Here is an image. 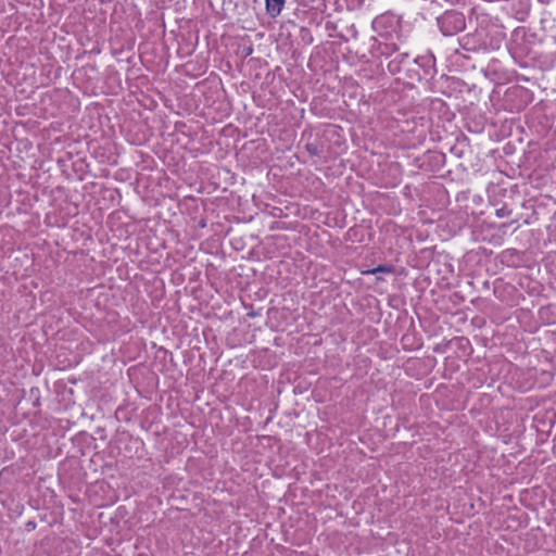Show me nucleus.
<instances>
[{
	"label": "nucleus",
	"instance_id": "obj_13",
	"mask_svg": "<svg viewBox=\"0 0 556 556\" xmlns=\"http://www.w3.org/2000/svg\"><path fill=\"white\" fill-rule=\"evenodd\" d=\"M467 142H468V139L464 136L460 140H458V143L451 149V152L454 153L457 157H462L464 154V151L459 147L463 144L468 146Z\"/></svg>",
	"mask_w": 556,
	"mask_h": 556
},
{
	"label": "nucleus",
	"instance_id": "obj_15",
	"mask_svg": "<svg viewBox=\"0 0 556 556\" xmlns=\"http://www.w3.org/2000/svg\"><path fill=\"white\" fill-rule=\"evenodd\" d=\"M36 527H37V523H36V521H34V520H29V521H27V522L25 523V530H26L27 532H31V531H34V530L36 529Z\"/></svg>",
	"mask_w": 556,
	"mask_h": 556
},
{
	"label": "nucleus",
	"instance_id": "obj_16",
	"mask_svg": "<svg viewBox=\"0 0 556 556\" xmlns=\"http://www.w3.org/2000/svg\"><path fill=\"white\" fill-rule=\"evenodd\" d=\"M248 316L249 317H255V316H257V313L252 311V312L248 313Z\"/></svg>",
	"mask_w": 556,
	"mask_h": 556
},
{
	"label": "nucleus",
	"instance_id": "obj_8",
	"mask_svg": "<svg viewBox=\"0 0 556 556\" xmlns=\"http://www.w3.org/2000/svg\"><path fill=\"white\" fill-rule=\"evenodd\" d=\"M285 3L286 0H265L267 14L273 18L277 17L281 13Z\"/></svg>",
	"mask_w": 556,
	"mask_h": 556
},
{
	"label": "nucleus",
	"instance_id": "obj_3",
	"mask_svg": "<svg viewBox=\"0 0 556 556\" xmlns=\"http://www.w3.org/2000/svg\"><path fill=\"white\" fill-rule=\"evenodd\" d=\"M437 24L443 36H454L466 28V17L457 10H447L437 17Z\"/></svg>",
	"mask_w": 556,
	"mask_h": 556
},
{
	"label": "nucleus",
	"instance_id": "obj_17",
	"mask_svg": "<svg viewBox=\"0 0 556 556\" xmlns=\"http://www.w3.org/2000/svg\"><path fill=\"white\" fill-rule=\"evenodd\" d=\"M455 53H456V54H460V55H462L463 58H465V59H469V56H468V55L462 54V53L459 52V50H455Z\"/></svg>",
	"mask_w": 556,
	"mask_h": 556
},
{
	"label": "nucleus",
	"instance_id": "obj_2",
	"mask_svg": "<svg viewBox=\"0 0 556 556\" xmlns=\"http://www.w3.org/2000/svg\"><path fill=\"white\" fill-rule=\"evenodd\" d=\"M435 73V58L431 53L416 56L412 60V67L407 68L408 78L417 81H429Z\"/></svg>",
	"mask_w": 556,
	"mask_h": 556
},
{
	"label": "nucleus",
	"instance_id": "obj_4",
	"mask_svg": "<svg viewBox=\"0 0 556 556\" xmlns=\"http://www.w3.org/2000/svg\"><path fill=\"white\" fill-rule=\"evenodd\" d=\"M488 33L484 28H477L473 33L466 34L459 38V46L464 51L477 52L486 50Z\"/></svg>",
	"mask_w": 556,
	"mask_h": 556
},
{
	"label": "nucleus",
	"instance_id": "obj_9",
	"mask_svg": "<svg viewBox=\"0 0 556 556\" xmlns=\"http://www.w3.org/2000/svg\"><path fill=\"white\" fill-rule=\"evenodd\" d=\"M397 47L395 43H382L380 42L377 47V52L380 54V55H384L387 58L389 56H393L396 52H397Z\"/></svg>",
	"mask_w": 556,
	"mask_h": 556
},
{
	"label": "nucleus",
	"instance_id": "obj_7",
	"mask_svg": "<svg viewBox=\"0 0 556 556\" xmlns=\"http://www.w3.org/2000/svg\"><path fill=\"white\" fill-rule=\"evenodd\" d=\"M485 33L489 34L486 38V50L500 49L501 45L505 40V33L496 26L490 29H485Z\"/></svg>",
	"mask_w": 556,
	"mask_h": 556
},
{
	"label": "nucleus",
	"instance_id": "obj_19",
	"mask_svg": "<svg viewBox=\"0 0 556 556\" xmlns=\"http://www.w3.org/2000/svg\"><path fill=\"white\" fill-rule=\"evenodd\" d=\"M252 52V48H250L249 50H247V54H250Z\"/></svg>",
	"mask_w": 556,
	"mask_h": 556
},
{
	"label": "nucleus",
	"instance_id": "obj_14",
	"mask_svg": "<svg viewBox=\"0 0 556 556\" xmlns=\"http://www.w3.org/2000/svg\"><path fill=\"white\" fill-rule=\"evenodd\" d=\"M513 213V211L510 208L507 207V205H504L502 206L501 208H497L495 211V215L500 218H503V217H508L510 216Z\"/></svg>",
	"mask_w": 556,
	"mask_h": 556
},
{
	"label": "nucleus",
	"instance_id": "obj_10",
	"mask_svg": "<svg viewBox=\"0 0 556 556\" xmlns=\"http://www.w3.org/2000/svg\"><path fill=\"white\" fill-rule=\"evenodd\" d=\"M394 266L393 265H378L377 267L369 269L365 271V274L368 275H376L378 273L382 274H393L394 273Z\"/></svg>",
	"mask_w": 556,
	"mask_h": 556
},
{
	"label": "nucleus",
	"instance_id": "obj_12",
	"mask_svg": "<svg viewBox=\"0 0 556 556\" xmlns=\"http://www.w3.org/2000/svg\"><path fill=\"white\" fill-rule=\"evenodd\" d=\"M299 35H300L301 41L304 45L307 46L313 42V35H312L309 28L304 27V26L300 27Z\"/></svg>",
	"mask_w": 556,
	"mask_h": 556
},
{
	"label": "nucleus",
	"instance_id": "obj_1",
	"mask_svg": "<svg viewBox=\"0 0 556 556\" xmlns=\"http://www.w3.org/2000/svg\"><path fill=\"white\" fill-rule=\"evenodd\" d=\"M535 35L530 34L525 27L513 30L508 43V51L515 60H522L533 53Z\"/></svg>",
	"mask_w": 556,
	"mask_h": 556
},
{
	"label": "nucleus",
	"instance_id": "obj_5",
	"mask_svg": "<svg viewBox=\"0 0 556 556\" xmlns=\"http://www.w3.org/2000/svg\"><path fill=\"white\" fill-rule=\"evenodd\" d=\"M390 74L395 75L412 67V60L406 52H396L387 65Z\"/></svg>",
	"mask_w": 556,
	"mask_h": 556
},
{
	"label": "nucleus",
	"instance_id": "obj_11",
	"mask_svg": "<svg viewBox=\"0 0 556 556\" xmlns=\"http://www.w3.org/2000/svg\"><path fill=\"white\" fill-rule=\"evenodd\" d=\"M305 150L312 156H320L323 154V148L318 142H307L305 144Z\"/></svg>",
	"mask_w": 556,
	"mask_h": 556
},
{
	"label": "nucleus",
	"instance_id": "obj_6",
	"mask_svg": "<svg viewBox=\"0 0 556 556\" xmlns=\"http://www.w3.org/2000/svg\"><path fill=\"white\" fill-rule=\"evenodd\" d=\"M500 262L511 268H518L521 266L523 261V253L516 249H506L498 255Z\"/></svg>",
	"mask_w": 556,
	"mask_h": 556
},
{
	"label": "nucleus",
	"instance_id": "obj_18",
	"mask_svg": "<svg viewBox=\"0 0 556 556\" xmlns=\"http://www.w3.org/2000/svg\"><path fill=\"white\" fill-rule=\"evenodd\" d=\"M507 226H508V224H507V223H503V224H501V225H500V227H498V228H500V229H503V228H506Z\"/></svg>",
	"mask_w": 556,
	"mask_h": 556
}]
</instances>
